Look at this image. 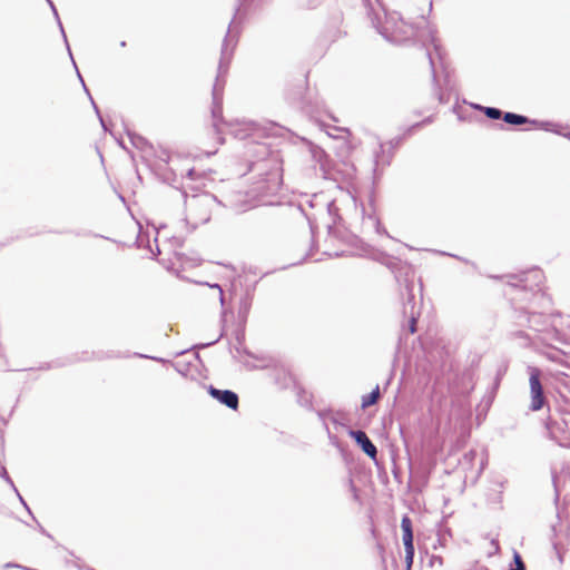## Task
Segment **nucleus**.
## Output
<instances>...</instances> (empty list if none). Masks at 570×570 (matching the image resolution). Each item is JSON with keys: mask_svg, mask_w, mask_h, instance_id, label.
<instances>
[{"mask_svg": "<svg viewBox=\"0 0 570 570\" xmlns=\"http://www.w3.org/2000/svg\"><path fill=\"white\" fill-rule=\"evenodd\" d=\"M568 345H569L568 350L554 348V350L548 352L546 354L547 357L553 362H558V363L567 366L566 361L570 360V344H568Z\"/></svg>", "mask_w": 570, "mask_h": 570, "instance_id": "9b49d317", "label": "nucleus"}, {"mask_svg": "<svg viewBox=\"0 0 570 570\" xmlns=\"http://www.w3.org/2000/svg\"><path fill=\"white\" fill-rule=\"evenodd\" d=\"M476 455V452L474 450H470L469 452H466L463 456L464 461L468 462V463H471L473 461V459L475 458Z\"/></svg>", "mask_w": 570, "mask_h": 570, "instance_id": "412c9836", "label": "nucleus"}, {"mask_svg": "<svg viewBox=\"0 0 570 570\" xmlns=\"http://www.w3.org/2000/svg\"><path fill=\"white\" fill-rule=\"evenodd\" d=\"M401 528L403 531L402 540H403V544L405 548L406 569L410 570L413 564L414 546H413L412 521L407 515H404L402 518Z\"/></svg>", "mask_w": 570, "mask_h": 570, "instance_id": "0eeeda50", "label": "nucleus"}, {"mask_svg": "<svg viewBox=\"0 0 570 570\" xmlns=\"http://www.w3.org/2000/svg\"><path fill=\"white\" fill-rule=\"evenodd\" d=\"M279 185V177L276 171L266 173L263 179L254 183L249 195L253 198H257L258 202L265 203L267 196L277 193Z\"/></svg>", "mask_w": 570, "mask_h": 570, "instance_id": "20e7f679", "label": "nucleus"}, {"mask_svg": "<svg viewBox=\"0 0 570 570\" xmlns=\"http://www.w3.org/2000/svg\"><path fill=\"white\" fill-rule=\"evenodd\" d=\"M529 326L533 328L535 332L539 333H546L548 335L559 336V333L556 328H552L551 332L548 331L549 328V318L541 314V313H532L528 317Z\"/></svg>", "mask_w": 570, "mask_h": 570, "instance_id": "9d476101", "label": "nucleus"}, {"mask_svg": "<svg viewBox=\"0 0 570 570\" xmlns=\"http://www.w3.org/2000/svg\"><path fill=\"white\" fill-rule=\"evenodd\" d=\"M92 104H95V102L92 101ZM94 106H95V110L98 112V107L96 105H94Z\"/></svg>", "mask_w": 570, "mask_h": 570, "instance_id": "f704fd0d", "label": "nucleus"}, {"mask_svg": "<svg viewBox=\"0 0 570 570\" xmlns=\"http://www.w3.org/2000/svg\"><path fill=\"white\" fill-rule=\"evenodd\" d=\"M405 291L407 294V299L403 305V315L405 318H407L409 322V331L411 334L416 332V321L420 316V311L416 308L413 295V284L406 283L405 284Z\"/></svg>", "mask_w": 570, "mask_h": 570, "instance_id": "423d86ee", "label": "nucleus"}, {"mask_svg": "<svg viewBox=\"0 0 570 570\" xmlns=\"http://www.w3.org/2000/svg\"><path fill=\"white\" fill-rule=\"evenodd\" d=\"M216 202L212 194L193 195L186 198L187 217L194 225L205 224L210 219V208Z\"/></svg>", "mask_w": 570, "mask_h": 570, "instance_id": "7ed1b4c3", "label": "nucleus"}, {"mask_svg": "<svg viewBox=\"0 0 570 570\" xmlns=\"http://www.w3.org/2000/svg\"><path fill=\"white\" fill-rule=\"evenodd\" d=\"M503 120L510 125H524L530 121L525 116L518 115L514 112L503 114Z\"/></svg>", "mask_w": 570, "mask_h": 570, "instance_id": "ddd939ff", "label": "nucleus"}, {"mask_svg": "<svg viewBox=\"0 0 570 570\" xmlns=\"http://www.w3.org/2000/svg\"><path fill=\"white\" fill-rule=\"evenodd\" d=\"M17 494H18V497H19V499H20V502H21V503H22L27 509H29V508H28V505L26 504L24 500L22 499V497H21L18 492H17ZM28 511L30 512V510H28Z\"/></svg>", "mask_w": 570, "mask_h": 570, "instance_id": "cd10ccee", "label": "nucleus"}, {"mask_svg": "<svg viewBox=\"0 0 570 570\" xmlns=\"http://www.w3.org/2000/svg\"><path fill=\"white\" fill-rule=\"evenodd\" d=\"M0 476L3 478L12 487V489L14 491H17V489H16V487H14V484H13L11 478L9 476V474H8V472H7L4 466H1V469H0Z\"/></svg>", "mask_w": 570, "mask_h": 570, "instance_id": "aec40b11", "label": "nucleus"}, {"mask_svg": "<svg viewBox=\"0 0 570 570\" xmlns=\"http://www.w3.org/2000/svg\"><path fill=\"white\" fill-rule=\"evenodd\" d=\"M220 336H222V335H219L216 340H214V341H212V342H208V343H205V344H200V345H198V347L204 348V347L210 346V345L215 344L216 342H218V340L220 338Z\"/></svg>", "mask_w": 570, "mask_h": 570, "instance_id": "a878e982", "label": "nucleus"}, {"mask_svg": "<svg viewBox=\"0 0 570 570\" xmlns=\"http://www.w3.org/2000/svg\"><path fill=\"white\" fill-rule=\"evenodd\" d=\"M380 397V390L379 386H376L370 394L364 395L362 397V407L366 409L377 402Z\"/></svg>", "mask_w": 570, "mask_h": 570, "instance_id": "2eb2a0df", "label": "nucleus"}, {"mask_svg": "<svg viewBox=\"0 0 570 570\" xmlns=\"http://www.w3.org/2000/svg\"><path fill=\"white\" fill-rule=\"evenodd\" d=\"M566 363H567V366L570 367V360H567Z\"/></svg>", "mask_w": 570, "mask_h": 570, "instance_id": "473e14b6", "label": "nucleus"}, {"mask_svg": "<svg viewBox=\"0 0 570 570\" xmlns=\"http://www.w3.org/2000/svg\"><path fill=\"white\" fill-rule=\"evenodd\" d=\"M475 108L483 110L485 116L489 117L490 119H500L501 117H503L502 111L494 107L475 106Z\"/></svg>", "mask_w": 570, "mask_h": 570, "instance_id": "dca6fc26", "label": "nucleus"}, {"mask_svg": "<svg viewBox=\"0 0 570 570\" xmlns=\"http://www.w3.org/2000/svg\"><path fill=\"white\" fill-rule=\"evenodd\" d=\"M186 176L189 178V179H195V177L197 176V173L195 171L194 168H190L186 171Z\"/></svg>", "mask_w": 570, "mask_h": 570, "instance_id": "b1692460", "label": "nucleus"}, {"mask_svg": "<svg viewBox=\"0 0 570 570\" xmlns=\"http://www.w3.org/2000/svg\"><path fill=\"white\" fill-rule=\"evenodd\" d=\"M529 383H530V393H531V404L530 409L532 411H539L543 407L546 397L543 394V387L541 384V371L538 367L529 366Z\"/></svg>", "mask_w": 570, "mask_h": 570, "instance_id": "39448f33", "label": "nucleus"}, {"mask_svg": "<svg viewBox=\"0 0 570 570\" xmlns=\"http://www.w3.org/2000/svg\"><path fill=\"white\" fill-rule=\"evenodd\" d=\"M78 78H80V80L82 81V85H85V83H83V80H82V78H81V75H80L79 72H78ZM83 87L86 88V86H83Z\"/></svg>", "mask_w": 570, "mask_h": 570, "instance_id": "7c9ffc66", "label": "nucleus"}, {"mask_svg": "<svg viewBox=\"0 0 570 570\" xmlns=\"http://www.w3.org/2000/svg\"><path fill=\"white\" fill-rule=\"evenodd\" d=\"M563 135H564V136H569V135H570V131H569V132H567V134H563Z\"/></svg>", "mask_w": 570, "mask_h": 570, "instance_id": "c9c22d12", "label": "nucleus"}, {"mask_svg": "<svg viewBox=\"0 0 570 570\" xmlns=\"http://www.w3.org/2000/svg\"><path fill=\"white\" fill-rule=\"evenodd\" d=\"M208 393L218 402L226 405L232 410H237L238 407V395L230 390H219L214 387L213 385L208 386Z\"/></svg>", "mask_w": 570, "mask_h": 570, "instance_id": "6e6552de", "label": "nucleus"}, {"mask_svg": "<svg viewBox=\"0 0 570 570\" xmlns=\"http://www.w3.org/2000/svg\"><path fill=\"white\" fill-rule=\"evenodd\" d=\"M240 11V4H238L235 9V14L233 20L229 23L227 33L224 38L220 58L218 63V70L215 83L213 86V106H212V117H213V127L216 130L217 135H222L224 132H228L233 135L237 139H247L252 137L257 130L258 127L255 122L244 121V120H235V121H225L223 119V91L225 86V77L228 72L229 63L233 59L234 50L238 42V30H236V18Z\"/></svg>", "mask_w": 570, "mask_h": 570, "instance_id": "f257e3e1", "label": "nucleus"}, {"mask_svg": "<svg viewBox=\"0 0 570 570\" xmlns=\"http://www.w3.org/2000/svg\"><path fill=\"white\" fill-rule=\"evenodd\" d=\"M548 430H549V433H550V436L556 440V442L560 445V446H570V438L566 434V433H562L561 436H558L556 434V428L554 425H548Z\"/></svg>", "mask_w": 570, "mask_h": 570, "instance_id": "4468645a", "label": "nucleus"}, {"mask_svg": "<svg viewBox=\"0 0 570 570\" xmlns=\"http://www.w3.org/2000/svg\"><path fill=\"white\" fill-rule=\"evenodd\" d=\"M4 568H20V566L16 564V563L8 562L4 564Z\"/></svg>", "mask_w": 570, "mask_h": 570, "instance_id": "bb28decb", "label": "nucleus"}, {"mask_svg": "<svg viewBox=\"0 0 570 570\" xmlns=\"http://www.w3.org/2000/svg\"><path fill=\"white\" fill-rule=\"evenodd\" d=\"M100 122H101V126L104 127V129H106V125H105V122H104L101 117H100Z\"/></svg>", "mask_w": 570, "mask_h": 570, "instance_id": "c756f323", "label": "nucleus"}, {"mask_svg": "<svg viewBox=\"0 0 570 570\" xmlns=\"http://www.w3.org/2000/svg\"><path fill=\"white\" fill-rule=\"evenodd\" d=\"M363 1H364L365 7L368 8V16H372L376 10L373 8V6H372L370 0H363ZM376 2H377V4H381L379 2V0H376Z\"/></svg>", "mask_w": 570, "mask_h": 570, "instance_id": "4be33fe9", "label": "nucleus"}, {"mask_svg": "<svg viewBox=\"0 0 570 570\" xmlns=\"http://www.w3.org/2000/svg\"><path fill=\"white\" fill-rule=\"evenodd\" d=\"M513 563L514 567H510L508 570H525V564L519 552H513Z\"/></svg>", "mask_w": 570, "mask_h": 570, "instance_id": "a211bd4d", "label": "nucleus"}, {"mask_svg": "<svg viewBox=\"0 0 570 570\" xmlns=\"http://www.w3.org/2000/svg\"><path fill=\"white\" fill-rule=\"evenodd\" d=\"M430 121H431V119H430V118H426L425 120H423V122H422V124L430 122Z\"/></svg>", "mask_w": 570, "mask_h": 570, "instance_id": "2f4dec72", "label": "nucleus"}, {"mask_svg": "<svg viewBox=\"0 0 570 570\" xmlns=\"http://www.w3.org/2000/svg\"><path fill=\"white\" fill-rule=\"evenodd\" d=\"M365 224L374 227L379 234H386V230L381 226L380 219L374 215H368L365 218Z\"/></svg>", "mask_w": 570, "mask_h": 570, "instance_id": "f3484780", "label": "nucleus"}, {"mask_svg": "<svg viewBox=\"0 0 570 570\" xmlns=\"http://www.w3.org/2000/svg\"><path fill=\"white\" fill-rule=\"evenodd\" d=\"M348 434L355 440V442L361 446L365 454H367L373 460L376 459L377 449L364 431L351 430Z\"/></svg>", "mask_w": 570, "mask_h": 570, "instance_id": "1a4fd4ad", "label": "nucleus"}, {"mask_svg": "<svg viewBox=\"0 0 570 570\" xmlns=\"http://www.w3.org/2000/svg\"><path fill=\"white\" fill-rule=\"evenodd\" d=\"M379 8L380 11H375L370 17L373 27L387 41L404 43L413 37H417L424 46L429 43L433 47V50L426 48V55L432 69L433 80H435V59L438 58L442 62V51L438 42L436 30L433 27H428L425 30L419 32L413 26L404 22L397 12L389 13L381 4H379Z\"/></svg>", "mask_w": 570, "mask_h": 570, "instance_id": "f03ea898", "label": "nucleus"}, {"mask_svg": "<svg viewBox=\"0 0 570 570\" xmlns=\"http://www.w3.org/2000/svg\"><path fill=\"white\" fill-rule=\"evenodd\" d=\"M17 494H18V497H19V499H20V502H21V503H22L27 509H29V508H28V505L26 504L24 500L22 499V497H21L18 492H17ZM28 511L30 512V510H28Z\"/></svg>", "mask_w": 570, "mask_h": 570, "instance_id": "c85d7f7f", "label": "nucleus"}, {"mask_svg": "<svg viewBox=\"0 0 570 570\" xmlns=\"http://www.w3.org/2000/svg\"><path fill=\"white\" fill-rule=\"evenodd\" d=\"M534 274H535L537 276H539V275H540V272H539V271H534Z\"/></svg>", "mask_w": 570, "mask_h": 570, "instance_id": "72a5a7b5", "label": "nucleus"}, {"mask_svg": "<svg viewBox=\"0 0 570 570\" xmlns=\"http://www.w3.org/2000/svg\"><path fill=\"white\" fill-rule=\"evenodd\" d=\"M548 425H554L557 435L560 434V432L563 433L561 425L558 424L557 422H550Z\"/></svg>", "mask_w": 570, "mask_h": 570, "instance_id": "393cba45", "label": "nucleus"}, {"mask_svg": "<svg viewBox=\"0 0 570 570\" xmlns=\"http://www.w3.org/2000/svg\"><path fill=\"white\" fill-rule=\"evenodd\" d=\"M250 306H252V296L248 292H246L245 295L239 301L238 316L240 318H246L249 313Z\"/></svg>", "mask_w": 570, "mask_h": 570, "instance_id": "f8f14e48", "label": "nucleus"}, {"mask_svg": "<svg viewBox=\"0 0 570 570\" xmlns=\"http://www.w3.org/2000/svg\"><path fill=\"white\" fill-rule=\"evenodd\" d=\"M46 1L49 3V6H50V8H51V10H52V12H53V14H55V17H56L57 21H58V24H59V27H60L61 33H62V36H63V38H65V41L67 42V37H66V33H65V30H63L62 23H61V21H60V19H59L58 11H57V9H56V7H55L53 2H52L51 0H46Z\"/></svg>", "mask_w": 570, "mask_h": 570, "instance_id": "6ab92c4d", "label": "nucleus"}, {"mask_svg": "<svg viewBox=\"0 0 570 570\" xmlns=\"http://www.w3.org/2000/svg\"><path fill=\"white\" fill-rule=\"evenodd\" d=\"M209 286L212 288H217L219 291V299H220V303L224 304V293H223L222 287L218 284H213V285H209Z\"/></svg>", "mask_w": 570, "mask_h": 570, "instance_id": "5701e85b", "label": "nucleus"}]
</instances>
